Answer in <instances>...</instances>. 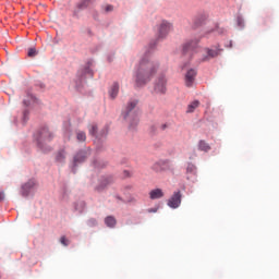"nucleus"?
I'll list each match as a JSON object with an SVG mask.
<instances>
[{"label":"nucleus","mask_w":279,"mask_h":279,"mask_svg":"<svg viewBox=\"0 0 279 279\" xmlns=\"http://www.w3.org/2000/svg\"><path fill=\"white\" fill-rule=\"evenodd\" d=\"M76 140L78 143H86V132L84 131H76Z\"/></svg>","instance_id":"aec40b11"},{"label":"nucleus","mask_w":279,"mask_h":279,"mask_svg":"<svg viewBox=\"0 0 279 279\" xmlns=\"http://www.w3.org/2000/svg\"><path fill=\"white\" fill-rule=\"evenodd\" d=\"M137 105L138 100H131L122 112V117L129 123V128H136L138 125V112L134 110Z\"/></svg>","instance_id":"f03ea898"},{"label":"nucleus","mask_w":279,"mask_h":279,"mask_svg":"<svg viewBox=\"0 0 279 279\" xmlns=\"http://www.w3.org/2000/svg\"><path fill=\"white\" fill-rule=\"evenodd\" d=\"M153 169L157 173H160L161 171H167V169H169V162H167V161L156 162V163H154Z\"/></svg>","instance_id":"ddd939ff"},{"label":"nucleus","mask_w":279,"mask_h":279,"mask_svg":"<svg viewBox=\"0 0 279 279\" xmlns=\"http://www.w3.org/2000/svg\"><path fill=\"white\" fill-rule=\"evenodd\" d=\"M60 243L61 245H64L66 247L69 245V241L66 240V236H61Z\"/></svg>","instance_id":"a878e982"},{"label":"nucleus","mask_w":279,"mask_h":279,"mask_svg":"<svg viewBox=\"0 0 279 279\" xmlns=\"http://www.w3.org/2000/svg\"><path fill=\"white\" fill-rule=\"evenodd\" d=\"M199 108V100H194L187 106V113L195 112Z\"/></svg>","instance_id":"a211bd4d"},{"label":"nucleus","mask_w":279,"mask_h":279,"mask_svg":"<svg viewBox=\"0 0 279 279\" xmlns=\"http://www.w3.org/2000/svg\"><path fill=\"white\" fill-rule=\"evenodd\" d=\"M154 90L158 95H165V93H167V77H165V75H159L157 77Z\"/></svg>","instance_id":"39448f33"},{"label":"nucleus","mask_w":279,"mask_h":279,"mask_svg":"<svg viewBox=\"0 0 279 279\" xmlns=\"http://www.w3.org/2000/svg\"><path fill=\"white\" fill-rule=\"evenodd\" d=\"M90 156V151L81 150L74 156V167H77L81 162H84L86 158Z\"/></svg>","instance_id":"9b49d317"},{"label":"nucleus","mask_w":279,"mask_h":279,"mask_svg":"<svg viewBox=\"0 0 279 279\" xmlns=\"http://www.w3.org/2000/svg\"><path fill=\"white\" fill-rule=\"evenodd\" d=\"M148 213H158V208H150L148 209Z\"/></svg>","instance_id":"c756f323"},{"label":"nucleus","mask_w":279,"mask_h":279,"mask_svg":"<svg viewBox=\"0 0 279 279\" xmlns=\"http://www.w3.org/2000/svg\"><path fill=\"white\" fill-rule=\"evenodd\" d=\"M186 171L187 173H193L195 175V173H197V167L193 163H189Z\"/></svg>","instance_id":"4be33fe9"},{"label":"nucleus","mask_w":279,"mask_h":279,"mask_svg":"<svg viewBox=\"0 0 279 279\" xmlns=\"http://www.w3.org/2000/svg\"><path fill=\"white\" fill-rule=\"evenodd\" d=\"M5 199V193L0 192V202H3Z\"/></svg>","instance_id":"cd10ccee"},{"label":"nucleus","mask_w":279,"mask_h":279,"mask_svg":"<svg viewBox=\"0 0 279 279\" xmlns=\"http://www.w3.org/2000/svg\"><path fill=\"white\" fill-rule=\"evenodd\" d=\"M117 95H119V83H113L109 89V97L117 99Z\"/></svg>","instance_id":"dca6fc26"},{"label":"nucleus","mask_w":279,"mask_h":279,"mask_svg":"<svg viewBox=\"0 0 279 279\" xmlns=\"http://www.w3.org/2000/svg\"><path fill=\"white\" fill-rule=\"evenodd\" d=\"M198 149L199 151H210V145L202 140L198 142Z\"/></svg>","instance_id":"6ab92c4d"},{"label":"nucleus","mask_w":279,"mask_h":279,"mask_svg":"<svg viewBox=\"0 0 279 279\" xmlns=\"http://www.w3.org/2000/svg\"><path fill=\"white\" fill-rule=\"evenodd\" d=\"M36 101V97L34 95H28L27 99H24V106H32Z\"/></svg>","instance_id":"412c9836"},{"label":"nucleus","mask_w":279,"mask_h":279,"mask_svg":"<svg viewBox=\"0 0 279 279\" xmlns=\"http://www.w3.org/2000/svg\"><path fill=\"white\" fill-rule=\"evenodd\" d=\"M105 223L108 228H114L117 226V219L112 216L105 218Z\"/></svg>","instance_id":"f3484780"},{"label":"nucleus","mask_w":279,"mask_h":279,"mask_svg":"<svg viewBox=\"0 0 279 279\" xmlns=\"http://www.w3.org/2000/svg\"><path fill=\"white\" fill-rule=\"evenodd\" d=\"M158 66V62L151 60L149 57L142 59L135 75L136 86H145L147 82H151V77L156 75Z\"/></svg>","instance_id":"f257e3e1"},{"label":"nucleus","mask_w":279,"mask_h":279,"mask_svg":"<svg viewBox=\"0 0 279 279\" xmlns=\"http://www.w3.org/2000/svg\"><path fill=\"white\" fill-rule=\"evenodd\" d=\"M53 138V134L49 132V129L45 128L39 132L38 145L43 148V143H49Z\"/></svg>","instance_id":"0eeeda50"},{"label":"nucleus","mask_w":279,"mask_h":279,"mask_svg":"<svg viewBox=\"0 0 279 279\" xmlns=\"http://www.w3.org/2000/svg\"><path fill=\"white\" fill-rule=\"evenodd\" d=\"M105 134H108V130H105Z\"/></svg>","instance_id":"2f4dec72"},{"label":"nucleus","mask_w":279,"mask_h":279,"mask_svg":"<svg viewBox=\"0 0 279 279\" xmlns=\"http://www.w3.org/2000/svg\"><path fill=\"white\" fill-rule=\"evenodd\" d=\"M37 54H38V52L36 51V48L28 49V52H27L28 58H35V56H37Z\"/></svg>","instance_id":"393cba45"},{"label":"nucleus","mask_w":279,"mask_h":279,"mask_svg":"<svg viewBox=\"0 0 279 279\" xmlns=\"http://www.w3.org/2000/svg\"><path fill=\"white\" fill-rule=\"evenodd\" d=\"M182 204V192L177 191L172 194V196L168 199V206L170 208H180Z\"/></svg>","instance_id":"423d86ee"},{"label":"nucleus","mask_w":279,"mask_h":279,"mask_svg":"<svg viewBox=\"0 0 279 279\" xmlns=\"http://www.w3.org/2000/svg\"><path fill=\"white\" fill-rule=\"evenodd\" d=\"M85 71L86 73H89V75H93V72H90V69L87 68Z\"/></svg>","instance_id":"7c9ffc66"},{"label":"nucleus","mask_w":279,"mask_h":279,"mask_svg":"<svg viewBox=\"0 0 279 279\" xmlns=\"http://www.w3.org/2000/svg\"><path fill=\"white\" fill-rule=\"evenodd\" d=\"M92 0H84L78 4V10H84V8H88V4L90 3Z\"/></svg>","instance_id":"b1692460"},{"label":"nucleus","mask_w":279,"mask_h":279,"mask_svg":"<svg viewBox=\"0 0 279 279\" xmlns=\"http://www.w3.org/2000/svg\"><path fill=\"white\" fill-rule=\"evenodd\" d=\"M88 223L90 226H95L97 223V220L95 218H92V219L88 220Z\"/></svg>","instance_id":"bb28decb"},{"label":"nucleus","mask_w":279,"mask_h":279,"mask_svg":"<svg viewBox=\"0 0 279 279\" xmlns=\"http://www.w3.org/2000/svg\"><path fill=\"white\" fill-rule=\"evenodd\" d=\"M66 160V150L64 148H61L57 154H56V162H59V165L64 163Z\"/></svg>","instance_id":"2eb2a0df"},{"label":"nucleus","mask_w":279,"mask_h":279,"mask_svg":"<svg viewBox=\"0 0 279 279\" xmlns=\"http://www.w3.org/2000/svg\"><path fill=\"white\" fill-rule=\"evenodd\" d=\"M105 10L106 12H112L113 8L112 5H107Z\"/></svg>","instance_id":"c85d7f7f"},{"label":"nucleus","mask_w":279,"mask_h":279,"mask_svg":"<svg viewBox=\"0 0 279 279\" xmlns=\"http://www.w3.org/2000/svg\"><path fill=\"white\" fill-rule=\"evenodd\" d=\"M113 182H114V177L112 175L101 177L99 186L96 187V191H104L106 186H109V184H112Z\"/></svg>","instance_id":"9d476101"},{"label":"nucleus","mask_w":279,"mask_h":279,"mask_svg":"<svg viewBox=\"0 0 279 279\" xmlns=\"http://www.w3.org/2000/svg\"><path fill=\"white\" fill-rule=\"evenodd\" d=\"M89 134H90V136H97V126H96V124H92L89 126Z\"/></svg>","instance_id":"5701e85b"},{"label":"nucleus","mask_w":279,"mask_h":279,"mask_svg":"<svg viewBox=\"0 0 279 279\" xmlns=\"http://www.w3.org/2000/svg\"><path fill=\"white\" fill-rule=\"evenodd\" d=\"M195 77H197V70L190 69L185 74V86H187V88H191V86L195 84Z\"/></svg>","instance_id":"1a4fd4ad"},{"label":"nucleus","mask_w":279,"mask_h":279,"mask_svg":"<svg viewBox=\"0 0 279 279\" xmlns=\"http://www.w3.org/2000/svg\"><path fill=\"white\" fill-rule=\"evenodd\" d=\"M171 29H173V25L167 21H162L158 26L157 37L159 39L167 38V36H169V32H171Z\"/></svg>","instance_id":"20e7f679"},{"label":"nucleus","mask_w":279,"mask_h":279,"mask_svg":"<svg viewBox=\"0 0 279 279\" xmlns=\"http://www.w3.org/2000/svg\"><path fill=\"white\" fill-rule=\"evenodd\" d=\"M205 51L207 56L203 59V62H208L211 58H217L218 56H221V52L223 49L216 47V49L205 48Z\"/></svg>","instance_id":"6e6552de"},{"label":"nucleus","mask_w":279,"mask_h":279,"mask_svg":"<svg viewBox=\"0 0 279 279\" xmlns=\"http://www.w3.org/2000/svg\"><path fill=\"white\" fill-rule=\"evenodd\" d=\"M199 45V38L190 39L185 41L182 46V54L186 58H193V52L196 47Z\"/></svg>","instance_id":"7ed1b4c3"},{"label":"nucleus","mask_w":279,"mask_h":279,"mask_svg":"<svg viewBox=\"0 0 279 279\" xmlns=\"http://www.w3.org/2000/svg\"><path fill=\"white\" fill-rule=\"evenodd\" d=\"M34 186H36V181L29 180L26 184L22 186V195L24 197H27V195H29V191H32Z\"/></svg>","instance_id":"f8f14e48"},{"label":"nucleus","mask_w":279,"mask_h":279,"mask_svg":"<svg viewBox=\"0 0 279 279\" xmlns=\"http://www.w3.org/2000/svg\"><path fill=\"white\" fill-rule=\"evenodd\" d=\"M162 197H165L162 189H154L149 192L150 199H162Z\"/></svg>","instance_id":"4468645a"}]
</instances>
